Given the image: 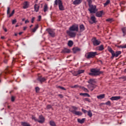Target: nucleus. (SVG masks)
I'll use <instances>...</instances> for the list:
<instances>
[{"instance_id":"18","label":"nucleus","mask_w":126,"mask_h":126,"mask_svg":"<svg viewBox=\"0 0 126 126\" xmlns=\"http://www.w3.org/2000/svg\"><path fill=\"white\" fill-rule=\"evenodd\" d=\"M38 80H39V81H40V82L42 83V82H44V81H45L46 79L44 77H39L38 78Z\"/></svg>"},{"instance_id":"57","label":"nucleus","mask_w":126,"mask_h":126,"mask_svg":"<svg viewBox=\"0 0 126 126\" xmlns=\"http://www.w3.org/2000/svg\"><path fill=\"white\" fill-rule=\"evenodd\" d=\"M42 18V17L41 16H38V21H40L41 20V18Z\"/></svg>"},{"instance_id":"61","label":"nucleus","mask_w":126,"mask_h":126,"mask_svg":"<svg viewBox=\"0 0 126 126\" xmlns=\"http://www.w3.org/2000/svg\"><path fill=\"white\" fill-rule=\"evenodd\" d=\"M4 63H7V60H5L4 61Z\"/></svg>"},{"instance_id":"48","label":"nucleus","mask_w":126,"mask_h":126,"mask_svg":"<svg viewBox=\"0 0 126 126\" xmlns=\"http://www.w3.org/2000/svg\"><path fill=\"white\" fill-rule=\"evenodd\" d=\"M16 19H14L12 21V24H15L16 23Z\"/></svg>"},{"instance_id":"37","label":"nucleus","mask_w":126,"mask_h":126,"mask_svg":"<svg viewBox=\"0 0 126 126\" xmlns=\"http://www.w3.org/2000/svg\"><path fill=\"white\" fill-rule=\"evenodd\" d=\"M82 89H83L84 90V91H85V92H89V91H88V90L87 89L85 88V87H82Z\"/></svg>"},{"instance_id":"62","label":"nucleus","mask_w":126,"mask_h":126,"mask_svg":"<svg viewBox=\"0 0 126 126\" xmlns=\"http://www.w3.org/2000/svg\"><path fill=\"white\" fill-rule=\"evenodd\" d=\"M4 31H5V32H7V30H6V29L4 28Z\"/></svg>"},{"instance_id":"10","label":"nucleus","mask_w":126,"mask_h":126,"mask_svg":"<svg viewBox=\"0 0 126 126\" xmlns=\"http://www.w3.org/2000/svg\"><path fill=\"white\" fill-rule=\"evenodd\" d=\"M88 87L89 89H90L91 91H93L94 90V88H96V85H88Z\"/></svg>"},{"instance_id":"27","label":"nucleus","mask_w":126,"mask_h":126,"mask_svg":"<svg viewBox=\"0 0 126 126\" xmlns=\"http://www.w3.org/2000/svg\"><path fill=\"white\" fill-rule=\"evenodd\" d=\"M85 28H84V25H81L80 26V30L81 32H82V31H84Z\"/></svg>"},{"instance_id":"43","label":"nucleus","mask_w":126,"mask_h":126,"mask_svg":"<svg viewBox=\"0 0 126 126\" xmlns=\"http://www.w3.org/2000/svg\"><path fill=\"white\" fill-rule=\"evenodd\" d=\"M58 88H60V89H62V90H66V89L64 87H62V86H59Z\"/></svg>"},{"instance_id":"17","label":"nucleus","mask_w":126,"mask_h":126,"mask_svg":"<svg viewBox=\"0 0 126 126\" xmlns=\"http://www.w3.org/2000/svg\"><path fill=\"white\" fill-rule=\"evenodd\" d=\"M39 8H40V6L37 4H35L34 5V10L36 12H38L39 11Z\"/></svg>"},{"instance_id":"11","label":"nucleus","mask_w":126,"mask_h":126,"mask_svg":"<svg viewBox=\"0 0 126 126\" xmlns=\"http://www.w3.org/2000/svg\"><path fill=\"white\" fill-rule=\"evenodd\" d=\"M120 99H121L120 96H112L110 98V100H111V101H117L118 100H120Z\"/></svg>"},{"instance_id":"26","label":"nucleus","mask_w":126,"mask_h":126,"mask_svg":"<svg viewBox=\"0 0 126 126\" xmlns=\"http://www.w3.org/2000/svg\"><path fill=\"white\" fill-rule=\"evenodd\" d=\"M68 46L69 47H72V46H73V42L72 40L68 41Z\"/></svg>"},{"instance_id":"24","label":"nucleus","mask_w":126,"mask_h":126,"mask_svg":"<svg viewBox=\"0 0 126 126\" xmlns=\"http://www.w3.org/2000/svg\"><path fill=\"white\" fill-rule=\"evenodd\" d=\"M79 51H80V49L77 47H75L73 49V53H74V54H75V53H76L77 52H79Z\"/></svg>"},{"instance_id":"56","label":"nucleus","mask_w":126,"mask_h":126,"mask_svg":"<svg viewBox=\"0 0 126 126\" xmlns=\"http://www.w3.org/2000/svg\"><path fill=\"white\" fill-rule=\"evenodd\" d=\"M72 108L75 110H77V107H75V106H73L72 107Z\"/></svg>"},{"instance_id":"64","label":"nucleus","mask_w":126,"mask_h":126,"mask_svg":"<svg viewBox=\"0 0 126 126\" xmlns=\"http://www.w3.org/2000/svg\"><path fill=\"white\" fill-rule=\"evenodd\" d=\"M1 38H2V39H4V36H2V37H1Z\"/></svg>"},{"instance_id":"39","label":"nucleus","mask_w":126,"mask_h":126,"mask_svg":"<svg viewBox=\"0 0 126 126\" xmlns=\"http://www.w3.org/2000/svg\"><path fill=\"white\" fill-rule=\"evenodd\" d=\"M88 2L89 5H91L92 4V0H87Z\"/></svg>"},{"instance_id":"36","label":"nucleus","mask_w":126,"mask_h":126,"mask_svg":"<svg viewBox=\"0 0 126 126\" xmlns=\"http://www.w3.org/2000/svg\"><path fill=\"white\" fill-rule=\"evenodd\" d=\"M10 13V7H7V14L8 15Z\"/></svg>"},{"instance_id":"5","label":"nucleus","mask_w":126,"mask_h":126,"mask_svg":"<svg viewBox=\"0 0 126 126\" xmlns=\"http://www.w3.org/2000/svg\"><path fill=\"white\" fill-rule=\"evenodd\" d=\"M92 42L94 46H99V44H101V41H100L99 40H97L95 37H94L92 39Z\"/></svg>"},{"instance_id":"49","label":"nucleus","mask_w":126,"mask_h":126,"mask_svg":"<svg viewBox=\"0 0 126 126\" xmlns=\"http://www.w3.org/2000/svg\"><path fill=\"white\" fill-rule=\"evenodd\" d=\"M39 90H40V88H39V87L35 88L36 92H38Z\"/></svg>"},{"instance_id":"13","label":"nucleus","mask_w":126,"mask_h":126,"mask_svg":"<svg viewBox=\"0 0 126 126\" xmlns=\"http://www.w3.org/2000/svg\"><path fill=\"white\" fill-rule=\"evenodd\" d=\"M63 3L62 0H55L54 1V5H59Z\"/></svg>"},{"instance_id":"60","label":"nucleus","mask_w":126,"mask_h":126,"mask_svg":"<svg viewBox=\"0 0 126 126\" xmlns=\"http://www.w3.org/2000/svg\"><path fill=\"white\" fill-rule=\"evenodd\" d=\"M23 29H24V31L26 30V29H27V27H24L23 28Z\"/></svg>"},{"instance_id":"15","label":"nucleus","mask_w":126,"mask_h":126,"mask_svg":"<svg viewBox=\"0 0 126 126\" xmlns=\"http://www.w3.org/2000/svg\"><path fill=\"white\" fill-rule=\"evenodd\" d=\"M82 0H75L73 3L74 5H78V4H80V3H81L82 2Z\"/></svg>"},{"instance_id":"19","label":"nucleus","mask_w":126,"mask_h":126,"mask_svg":"<svg viewBox=\"0 0 126 126\" xmlns=\"http://www.w3.org/2000/svg\"><path fill=\"white\" fill-rule=\"evenodd\" d=\"M96 50H97L98 51H103V50H104V46H103V45L98 46L96 48Z\"/></svg>"},{"instance_id":"58","label":"nucleus","mask_w":126,"mask_h":126,"mask_svg":"<svg viewBox=\"0 0 126 126\" xmlns=\"http://www.w3.org/2000/svg\"><path fill=\"white\" fill-rule=\"evenodd\" d=\"M25 23L26 24H27V23H29V20H26Z\"/></svg>"},{"instance_id":"16","label":"nucleus","mask_w":126,"mask_h":126,"mask_svg":"<svg viewBox=\"0 0 126 126\" xmlns=\"http://www.w3.org/2000/svg\"><path fill=\"white\" fill-rule=\"evenodd\" d=\"M88 83L94 85L96 83V80L95 79H91L88 81Z\"/></svg>"},{"instance_id":"31","label":"nucleus","mask_w":126,"mask_h":126,"mask_svg":"<svg viewBox=\"0 0 126 126\" xmlns=\"http://www.w3.org/2000/svg\"><path fill=\"white\" fill-rule=\"evenodd\" d=\"M63 53H70V50L68 49L65 48L63 50Z\"/></svg>"},{"instance_id":"47","label":"nucleus","mask_w":126,"mask_h":126,"mask_svg":"<svg viewBox=\"0 0 126 126\" xmlns=\"http://www.w3.org/2000/svg\"><path fill=\"white\" fill-rule=\"evenodd\" d=\"M105 104H106V105H111V101H108L107 102H106Z\"/></svg>"},{"instance_id":"28","label":"nucleus","mask_w":126,"mask_h":126,"mask_svg":"<svg viewBox=\"0 0 126 126\" xmlns=\"http://www.w3.org/2000/svg\"><path fill=\"white\" fill-rule=\"evenodd\" d=\"M91 20H92L94 23H95V22H96V18L95 17V16H92L91 17Z\"/></svg>"},{"instance_id":"44","label":"nucleus","mask_w":126,"mask_h":126,"mask_svg":"<svg viewBox=\"0 0 126 126\" xmlns=\"http://www.w3.org/2000/svg\"><path fill=\"white\" fill-rule=\"evenodd\" d=\"M77 87H78V85H77L71 86V88H77Z\"/></svg>"},{"instance_id":"2","label":"nucleus","mask_w":126,"mask_h":126,"mask_svg":"<svg viewBox=\"0 0 126 126\" xmlns=\"http://www.w3.org/2000/svg\"><path fill=\"white\" fill-rule=\"evenodd\" d=\"M91 71L92 73H89V74L92 76H97V75H99L102 73V72H101L99 69H92Z\"/></svg>"},{"instance_id":"33","label":"nucleus","mask_w":126,"mask_h":126,"mask_svg":"<svg viewBox=\"0 0 126 126\" xmlns=\"http://www.w3.org/2000/svg\"><path fill=\"white\" fill-rule=\"evenodd\" d=\"M50 125L51 126H56V123L54 121H50Z\"/></svg>"},{"instance_id":"22","label":"nucleus","mask_w":126,"mask_h":126,"mask_svg":"<svg viewBox=\"0 0 126 126\" xmlns=\"http://www.w3.org/2000/svg\"><path fill=\"white\" fill-rule=\"evenodd\" d=\"M38 28H39V26L38 25H36L34 28L32 30V32H33V33H35V32L37 31Z\"/></svg>"},{"instance_id":"6","label":"nucleus","mask_w":126,"mask_h":126,"mask_svg":"<svg viewBox=\"0 0 126 126\" xmlns=\"http://www.w3.org/2000/svg\"><path fill=\"white\" fill-rule=\"evenodd\" d=\"M121 54H122V52L121 51H117L115 53L114 52L111 58L112 59H114V57H115V58H118V57H119Z\"/></svg>"},{"instance_id":"51","label":"nucleus","mask_w":126,"mask_h":126,"mask_svg":"<svg viewBox=\"0 0 126 126\" xmlns=\"http://www.w3.org/2000/svg\"><path fill=\"white\" fill-rule=\"evenodd\" d=\"M15 99V98L14 96H12L11 97V101H12V102H14Z\"/></svg>"},{"instance_id":"9","label":"nucleus","mask_w":126,"mask_h":126,"mask_svg":"<svg viewBox=\"0 0 126 126\" xmlns=\"http://www.w3.org/2000/svg\"><path fill=\"white\" fill-rule=\"evenodd\" d=\"M28 7H29V2L27 1H25L23 3V8H24V9H26V8H28Z\"/></svg>"},{"instance_id":"21","label":"nucleus","mask_w":126,"mask_h":126,"mask_svg":"<svg viewBox=\"0 0 126 126\" xmlns=\"http://www.w3.org/2000/svg\"><path fill=\"white\" fill-rule=\"evenodd\" d=\"M48 9H49V8L48 7V5L47 4H45L43 9L44 12H47V11H48Z\"/></svg>"},{"instance_id":"35","label":"nucleus","mask_w":126,"mask_h":126,"mask_svg":"<svg viewBox=\"0 0 126 126\" xmlns=\"http://www.w3.org/2000/svg\"><path fill=\"white\" fill-rule=\"evenodd\" d=\"M14 12H15V11H14V10H13L12 11L11 13V14L10 13L9 14L8 17H11V16H12V15H13L14 14Z\"/></svg>"},{"instance_id":"50","label":"nucleus","mask_w":126,"mask_h":126,"mask_svg":"<svg viewBox=\"0 0 126 126\" xmlns=\"http://www.w3.org/2000/svg\"><path fill=\"white\" fill-rule=\"evenodd\" d=\"M34 20H35V17H33L32 19V23H34Z\"/></svg>"},{"instance_id":"3","label":"nucleus","mask_w":126,"mask_h":126,"mask_svg":"<svg viewBox=\"0 0 126 126\" xmlns=\"http://www.w3.org/2000/svg\"><path fill=\"white\" fill-rule=\"evenodd\" d=\"M97 55V52H88L86 53L85 57L86 59H92L95 57V56Z\"/></svg>"},{"instance_id":"25","label":"nucleus","mask_w":126,"mask_h":126,"mask_svg":"<svg viewBox=\"0 0 126 126\" xmlns=\"http://www.w3.org/2000/svg\"><path fill=\"white\" fill-rule=\"evenodd\" d=\"M77 121H78V123H79L80 124H83V123H84V122L85 121V119L83 118L82 120L80 119H78Z\"/></svg>"},{"instance_id":"42","label":"nucleus","mask_w":126,"mask_h":126,"mask_svg":"<svg viewBox=\"0 0 126 126\" xmlns=\"http://www.w3.org/2000/svg\"><path fill=\"white\" fill-rule=\"evenodd\" d=\"M122 31H123V32L124 33V36H125V33H126V30L125 29V28H123L122 29Z\"/></svg>"},{"instance_id":"14","label":"nucleus","mask_w":126,"mask_h":126,"mask_svg":"<svg viewBox=\"0 0 126 126\" xmlns=\"http://www.w3.org/2000/svg\"><path fill=\"white\" fill-rule=\"evenodd\" d=\"M72 113L73 114H74L75 115H76V116H81L82 115V113L80 111H77L75 110L72 111Z\"/></svg>"},{"instance_id":"54","label":"nucleus","mask_w":126,"mask_h":126,"mask_svg":"<svg viewBox=\"0 0 126 126\" xmlns=\"http://www.w3.org/2000/svg\"><path fill=\"white\" fill-rule=\"evenodd\" d=\"M85 100V101H87L88 102H90V99L89 98H86Z\"/></svg>"},{"instance_id":"53","label":"nucleus","mask_w":126,"mask_h":126,"mask_svg":"<svg viewBox=\"0 0 126 126\" xmlns=\"http://www.w3.org/2000/svg\"><path fill=\"white\" fill-rule=\"evenodd\" d=\"M106 21H107L108 22H111V21H112V19H106Z\"/></svg>"},{"instance_id":"63","label":"nucleus","mask_w":126,"mask_h":126,"mask_svg":"<svg viewBox=\"0 0 126 126\" xmlns=\"http://www.w3.org/2000/svg\"><path fill=\"white\" fill-rule=\"evenodd\" d=\"M22 33H23L22 32H20L19 33V35H21V34H22Z\"/></svg>"},{"instance_id":"8","label":"nucleus","mask_w":126,"mask_h":126,"mask_svg":"<svg viewBox=\"0 0 126 126\" xmlns=\"http://www.w3.org/2000/svg\"><path fill=\"white\" fill-rule=\"evenodd\" d=\"M47 31L49 34V35L51 36V37H54L56 35V33H55V32L54 31V30H52V29H48L47 30Z\"/></svg>"},{"instance_id":"46","label":"nucleus","mask_w":126,"mask_h":126,"mask_svg":"<svg viewBox=\"0 0 126 126\" xmlns=\"http://www.w3.org/2000/svg\"><path fill=\"white\" fill-rule=\"evenodd\" d=\"M32 120H34V121H35V122H38V120H37L36 119V117H32Z\"/></svg>"},{"instance_id":"20","label":"nucleus","mask_w":126,"mask_h":126,"mask_svg":"<svg viewBox=\"0 0 126 126\" xmlns=\"http://www.w3.org/2000/svg\"><path fill=\"white\" fill-rule=\"evenodd\" d=\"M97 99H104V98H105V94H100L99 95H97Z\"/></svg>"},{"instance_id":"32","label":"nucleus","mask_w":126,"mask_h":126,"mask_svg":"<svg viewBox=\"0 0 126 126\" xmlns=\"http://www.w3.org/2000/svg\"><path fill=\"white\" fill-rule=\"evenodd\" d=\"M88 116H89L90 118H91V117H92L93 115L92 112H91V110H89V111H88Z\"/></svg>"},{"instance_id":"7","label":"nucleus","mask_w":126,"mask_h":126,"mask_svg":"<svg viewBox=\"0 0 126 126\" xmlns=\"http://www.w3.org/2000/svg\"><path fill=\"white\" fill-rule=\"evenodd\" d=\"M37 122L39 123V124H43V123L45 122V118L42 115L39 116Z\"/></svg>"},{"instance_id":"40","label":"nucleus","mask_w":126,"mask_h":126,"mask_svg":"<svg viewBox=\"0 0 126 126\" xmlns=\"http://www.w3.org/2000/svg\"><path fill=\"white\" fill-rule=\"evenodd\" d=\"M46 109H47V110H50V109H52V105H47Z\"/></svg>"},{"instance_id":"38","label":"nucleus","mask_w":126,"mask_h":126,"mask_svg":"<svg viewBox=\"0 0 126 126\" xmlns=\"http://www.w3.org/2000/svg\"><path fill=\"white\" fill-rule=\"evenodd\" d=\"M110 0H106V2L104 3V6L108 5L110 3Z\"/></svg>"},{"instance_id":"52","label":"nucleus","mask_w":126,"mask_h":126,"mask_svg":"<svg viewBox=\"0 0 126 126\" xmlns=\"http://www.w3.org/2000/svg\"><path fill=\"white\" fill-rule=\"evenodd\" d=\"M87 96V97H90V95L87 93H85V96Z\"/></svg>"},{"instance_id":"12","label":"nucleus","mask_w":126,"mask_h":126,"mask_svg":"<svg viewBox=\"0 0 126 126\" xmlns=\"http://www.w3.org/2000/svg\"><path fill=\"white\" fill-rule=\"evenodd\" d=\"M103 13H104L103 11H98L96 13L95 15L97 17H101L103 15Z\"/></svg>"},{"instance_id":"41","label":"nucleus","mask_w":126,"mask_h":126,"mask_svg":"<svg viewBox=\"0 0 126 126\" xmlns=\"http://www.w3.org/2000/svg\"><path fill=\"white\" fill-rule=\"evenodd\" d=\"M120 48H121L122 49H126V44L125 45H120L119 46Z\"/></svg>"},{"instance_id":"59","label":"nucleus","mask_w":126,"mask_h":126,"mask_svg":"<svg viewBox=\"0 0 126 126\" xmlns=\"http://www.w3.org/2000/svg\"><path fill=\"white\" fill-rule=\"evenodd\" d=\"M59 96L60 97V98H63V94H59Z\"/></svg>"},{"instance_id":"1","label":"nucleus","mask_w":126,"mask_h":126,"mask_svg":"<svg viewBox=\"0 0 126 126\" xmlns=\"http://www.w3.org/2000/svg\"><path fill=\"white\" fill-rule=\"evenodd\" d=\"M78 32V25L74 24L72 25L69 28V31H67V34L70 36L71 38H74L76 36V32Z\"/></svg>"},{"instance_id":"30","label":"nucleus","mask_w":126,"mask_h":126,"mask_svg":"<svg viewBox=\"0 0 126 126\" xmlns=\"http://www.w3.org/2000/svg\"><path fill=\"white\" fill-rule=\"evenodd\" d=\"M22 125L23 126H30V124H29L26 122H22Z\"/></svg>"},{"instance_id":"4","label":"nucleus","mask_w":126,"mask_h":126,"mask_svg":"<svg viewBox=\"0 0 126 126\" xmlns=\"http://www.w3.org/2000/svg\"><path fill=\"white\" fill-rule=\"evenodd\" d=\"M89 8L88 10L90 11V13H95L96 12V5H89Z\"/></svg>"},{"instance_id":"55","label":"nucleus","mask_w":126,"mask_h":126,"mask_svg":"<svg viewBox=\"0 0 126 126\" xmlns=\"http://www.w3.org/2000/svg\"><path fill=\"white\" fill-rule=\"evenodd\" d=\"M80 95L81 96H85V93H84V94H83V93H80Z\"/></svg>"},{"instance_id":"34","label":"nucleus","mask_w":126,"mask_h":126,"mask_svg":"<svg viewBox=\"0 0 126 126\" xmlns=\"http://www.w3.org/2000/svg\"><path fill=\"white\" fill-rule=\"evenodd\" d=\"M84 72V70H79L77 71V74H81Z\"/></svg>"},{"instance_id":"23","label":"nucleus","mask_w":126,"mask_h":126,"mask_svg":"<svg viewBox=\"0 0 126 126\" xmlns=\"http://www.w3.org/2000/svg\"><path fill=\"white\" fill-rule=\"evenodd\" d=\"M59 8L60 10H63L64 9V7H63V3L59 5Z\"/></svg>"},{"instance_id":"29","label":"nucleus","mask_w":126,"mask_h":126,"mask_svg":"<svg viewBox=\"0 0 126 126\" xmlns=\"http://www.w3.org/2000/svg\"><path fill=\"white\" fill-rule=\"evenodd\" d=\"M108 51L111 53V54H112V56H113V54H114V52L113 51V49H112V48L111 47H109L108 49Z\"/></svg>"},{"instance_id":"45","label":"nucleus","mask_w":126,"mask_h":126,"mask_svg":"<svg viewBox=\"0 0 126 126\" xmlns=\"http://www.w3.org/2000/svg\"><path fill=\"white\" fill-rule=\"evenodd\" d=\"M82 112H83V113H84L85 114H86V113H88V111H87V110H86L84 109H82Z\"/></svg>"}]
</instances>
